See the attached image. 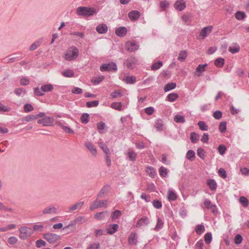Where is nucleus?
I'll return each mask as SVG.
<instances>
[{"instance_id": "obj_36", "label": "nucleus", "mask_w": 249, "mask_h": 249, "mask_svg": "<svg viewBox=\"0 0 249 249\" xmlns=\"http://www.w3.org/2000/svg\"><path fill=\"white\" fill-rule=\"evenodd\" d=\"M187 57V52L185 51H181L179 53L178 59L180 61H184Z\"/></svg>"}, {"instance_id": "obj_46", "label": "nucleus", "mask_w": 249, "mask_h": 249, "mask_svg": "<svg viewBox=\"0 0 249 249\" xmlns=\"http://www.w3.org/2000/svg\"><path fill=\"white\" fill-rule=\"evenodd\" d=\"M198 125L199 128L203 131L207 130L208 129V125L205 124L204 121H199L198 123Z\"/></svg>"}, {"instance_id": "obj_13", "label": "nucleus", "mask_w": 249, "mask_h": 249, "mask_svg": "<svg viewBox=\"0 0 249 249\" xmlns=\"http://www.w3.org/2000/svg\"><path fill=\"white\" fill-rule=\"evenodd\" d=\"M85 146L88 148V149L90 151L91 154L93 156H96L97 155V150L95 147V146L90 142H86L85 143Z\"/></svg>"}, {"instance_id": "obj_64", "label": "nucleus", "mask_w": 249, "mask_h": 249, "mask_svg": "<svg viewBox=\"0 0 249 249\" xmlns=\"http://www.w3.org/2000/svg\"><path fill=\"white\" fill-rule=\"evenodd\" d=\"M152 203L153 206L156 209H160L162 207V204L160 201L155 200Z\"/></svg>"}, {"instance_id": "obj_16", "label": "nucleus", "mask_w": 249, "mask_h": 249, "mask_svg": "<svg viewBox=\"0 0 249 249\" xmlns=\"http://www.w3.org/2000/svg\"><path fill=\"white\" fill-rule=\"evenodd\" d=\"M140 16V13L138 11L133 10L128 14V17L131 20L137 19Z\"/></svg>"}, {"instance_id": "obj_60", "label": "nucleus", "mask_w": 249, "mask_h": 249, "mask_svg": "<svg viewBox=\"0 0 249 249\" xmlns=\"http://www.w3.org/2000/svg\"><path fill=\"white\" fill-rule=\"evenodd\" d=\"M33 110L34 107L31 104H27L24 106V110L25 112H28Z\"/></svg>"}, {"instance_id": "obj_48", "label": "nucleus", "mask_w": 249, "mask_h": 249, "mask_svg": "<svg viewBox=\"0 0 249 249\" xmlns=\"http://www.w3.org/2000/svg\"><path fill=\"white\" fill-rule=\"evenodd\" d=\"M160 175L162 177H166L167 175V169L165 167L161 166L159 170Z\"/></svg>"}, {"instance_id": "obj_20", "label": "nucleus", "mask_w": 249, "mask_h": 249, "mask_svg": "<svg viewBox=\"0 0 249 249\" xmlns=\"http://www.w3.org/2000/svg\"><path fill=\"white\" fill-rule=\"evenodd\" d=\"M98 144L99 147L102 149L105 154H107V153L110 152L109 148L101 139H100L98 142Z\"/></svg>"}, {"instance_id": "obj_56", "label": "nucleus", "mask_w": 249, "mask_h": 249, "mask_svg": "<svg viewBox=\"0 0 249 249\" xmlns=\"http://www.w3.org/2000/svg\"><path fill=\"white\" fill-rule=\"evenodd\" d=\"M219 176L223 178H227L226 172L224 169L220 168L218 170Z\"/></svg>"}, {"instance_id": "obj_38", "label": "nucleus", "mask_w": 249, "mask_h": 249, "mask_svg": "<svg viewBox=\"0 0 249 249\" xmlns=\"http://www.w3.org/2000/svg\"><path fill=\"white\" fill-rule=\"evenodd\" d=\"M60 127L66 133L73 134V131L68 126H65L60 123H57Z\"/></svg>"}, {"instance_id": "obj_27", "label": "nucleus", "mask_w": 249, "mask_h": 249, "mask_svg": "<svg viewBox=\"0 0 249 249\" xmlns=\"http://www.w3.org/2000/svg\"><path fill=\"white\" fill-rule=\"evenodd\" d=\"M127 155L129 160L135 161L137 158V154L133 150L129 149L127 152Z\"/></svg>"}, {"instance_id": "obj_50", "label": "nucleus", "mask_w": 249, "mask_h": 249, "mask_svg": "<svg viewBox=\"0 0 249 249\" xmlns=\"http://www.w3.org/2000/svg\"><path fill=\"white\" fill-rule=\"evenodd\" d=\"M121 215V212L119 210H116L114 211L111 215V217L112 220L116 219L118 218H119Z\"/></svg>"}, {"instance_id": "obj_9", "label": "nucleus", "mask_w": 249, "mask_h": 249, "mask_svg": "<svg viewBox=\"0 0 249 249\" xmlns=\"http://www.w3.org/2000/svg\"><path fill=\"white\" fill-rule=\"evenodd\" d=\"M44 116V113L40 112L36 115H30L27 116L23 119V121L27 122H31V121H33L37 119L38 118H39V117H42Z\"/></svg>"}, {"instance_id": "obj_43", "label": "nucleus", "mask_w": 249, "mask_h": 249, "mask_svg": "<svg viewBox=\"0 0 249 249\" xmlns=\"http://www.w3.org/2000/svg\"><path fill=\"white\" fill-rule=\"evenodd\" d=\"M62 74L66 77H71L73 76V72L71 70H66L62 72Z\"/></svg>"}, {"instance_id": "obj_34", "label": "nucleus", "mask_w": 249, "mask_h": 249, "mask_svg": "<svg viewBox=\"0 0 249 249\" xmlns=\"http://www.w3.org/2000/svg\"><path fill=\"white\" fill-rule=\"evenodd\" d=\"M111 107L120 111L122 110V104L121 102H114L111 105Z\"/></svg>"}, {"instance_id": "obj_32", "label": "nucleus", "mask_w": 249, "mask_h": 249, "mask_svg": "<svg viewBox=\"0 0 249 249\" xmlns=\"http://www.w3.org/2000/svg\"><path fill=\"white\" fill-rule=\"evenodd\" d=\"M146 172L152 178H154L156 175L155 170L151 167H147L146 169Z\"/></svg>"}, {"instance_id": "obj_11", "label": "nucleus", "mask_w": 249, "mask_h": 249, "mask_svg": "<svg viewBox=\"0 0 249 249\" xmlns=\"http://www.w3.org/2000/svg\"><path fill=\"white\" fill-rule=\"evenodd\" d=\"M58 213V209L53 206H50L46 207L42 211L43 214H56Z\"/></svg>"}, {"instance_id": "obj_24", "label": "nucleus", "mask_w": 249, "mask_h": 249, "mask_svg": "<svg viewBox=\"0 0 249 249\" xmlns=\"http://www.w3.org/2000/svg\"><path fill=\"white\" fill-rule=\"evenodd\" d=\"M155 127L158 131H161L163 128V123L162 120H157L155 124Z\"/></svg>"}, {"instance_id": "obj_57", "label": "nucleus", "mask_w": 249, "mask_h": 249, "mask_svg": "<svg viewBox=\"0 0 249 249\" xmlns=\"http://www.w3.org/2000/svg\"><path fill=\"white\" fill-rule=\"evenodd\" d=\"M87 106L88 107H97L99 104V101H93L91 102H88L87 103Z\"/></svg>"}, {"instance_id": "obj_8", "label": "nucleus", "mask_w": 249, "mask_h": 249, "mask_svg": "<svg viewBox=\"0 0 249 249\" xmlns=\"http://www.w3.org/2000/svg\"><path fill=\"white\" fill-rule=\"evenodd\" d=\"M213 29V26H208L202 29L200 32L199 36L201 39H204L208 36L212 32Z\"/></svg>"}, {"instance_id": "obj_30", "label": "nucleus", "mask_w": 249, "mask_h": 249, "mask_svg": "<svg viewBox=\"0 0 249 249\" xmlns=\"http://www.w3.org/2000/svg\"><path fill=\"white\" fill-rule=\"evenodd\" d=\"M186 158L190 161H193L195 158V153L192 150H189L186 154Z\"/></svg>"}, {"instance_id": "obj_59", "label": "nucleus", "mask_w": 249, "mask_h": 249, "mask_svg": "<svg viewBox=\"0 0 249 249\" xmlns=\"http://www.w3.org/2000/svg\"><path fill=\"white\" fill-rule=\"evenodd\" d=\"M239 201L244 207H247L248 205V200L245 196H241Z\"/></svg>"}, {"instance_id": "obj_47", "label": "nucleus", "mask_w": 249, "mask_h": 249, "mask_svg": "<svg viewBox=\"0 0 249 249\" xmlns=\"http://www.w3.org/2000/svg\"><path fill=\"white\" fill-rule=\"evenodd\" d=\"M204 239L206 243L210 244L212 240V235L210 232L207 233L205 234Z\"/></svg>"}, {"instance_id": "obj_23", "label": "nucleus", "mask_w": 249, "mask_h": 249, "mask_svg": "<svg viewBox=\"0 0 249 249\" xmlns=\"http://www.w3.org/2000/svg\"><path fill=\"white\" fill-rule=\"evenodd\" d=\"M137 236L136 233H132L128 238V243L131 245H135L137 243Z\"/></svg>"}, {"instance_id": "obj_37", "label": "nucleus", "mask_w": 249, "mask_h": 249, "mask_svg": "<svg viewBox=\"0 0 249 249\" xmlns=\"http://www.w3.org/2000/svg\"><path fill=\"white\" fill-rule=\"evenodd\" d=\"M174 120L177 123H183L185 122L184 117L180 115H176L174 118Z\"/></svg>"}, {"instance_id": "obj_58", "label": "nucleus", "mask_w": 249, "mask_h": 249, "mask_svg": "<svg viewBox=\"0 0 249 249\" xmlns=\"http://www.w3.org/2000/svg\"><path fill=\"white\" fill-rule=\"evenodd\" d=\"M235 18L238 20L243 19L245 18V14L243 12H237L235 14Z\"/></svg>"}, {"instance_id": "obj_54", "label": "nucleus", "mask_w": 249, "mask_h": 249, "mask_svg": "<svg viewBox=\"0 0 249 249\" xmlns=\"http://www.w3.org/2000/svg\"><path fill=\"white\" fill-rule=\"evenodd\" d=\"M97 129L100 133H103V130L105 127V124L103 122H99L97 124Z\"/></svg>"}, {"instance_id": "obj_18", "label": "nucleus", "mask_w": 249, "mask_h": 249, "mask_svg": "<svg viewBox=\"0 0 249 249\" xmlns=\"http://www.w3.org/2000/svg\"><path fill=\"white\" fill-rule=\"evenodd\" d=\"M96 30L99 34H104L107 32V27L106 24L102 23L98 25Z\"/></svg>"}, {"instance_id": "obj_14", "label": "nucleus", "mask_w": 249, "mask_h": 249, "mask_svg": "<svg viewBox=\"0 0 249 249\" xmlns=\"http://www.w3.org/2000/svg\"><path fill=\"white\" fill-rule=\"evenodd\" d=\"M127 49L130 52H133L138 49L139 46L134 42L128 41L126 44Z\"/></svg>"}, {"instance_id": "obj_29", "label": "nucleus", "mask_w": 249, "mask_h": 249, "mask_svg": "<svg viewBox=\"0 0 249 249\" xmlns=\"http://www.w3.org/2000/svg\"><path fill=\"white\" fill-rule=\"evenodd\" d=\"M225 63V60L223 58H218L214 61V65L219 68H221L223 66Z\"/></svg>"}, {"instance_id": "obj_42", "label": "nucleus", "mask_w": 249, "mask_h": 249, "mask_svg": "<svg viewBox=\"0 0 249 249\" xmlns=\"http://www.w3.org/2000/svg\"><path fill=\"white\" fill-rule=\"evenodd\" d=\"M195 230L197 234H201L205 231V227L202 225H198L196 226Z\"/></svg>"}, {"instance_id": "obj_5", "label": "nucleus", "mask_w": 249, "mask_h": 249, "mask_svg": "<svg viewBox=\"0 0 249 249\" xmlns=\"http://www.w3.org/2000/svg\"><path fill=\"white\" fill-rule=\"evenodd\" d=\"M41 119L37 121V123L42 124L43 126L52 125L54 122V119L53 117L47 116L44 113V116L40 117Z\"/></svg>"}, {"instance_id": "obj_12", "label": "nucleus", "mask_w": 249, "mask_h": 249, "mask_svg": "<svg viewBox=\"0 0 249 249\" xmlns=\"http://www.w3.org/2000/svg\"><path fill=\"white\" fill-rule=\"evenodd\" d=\"M149 222V219L146 216H143L138 220L136 224V227L141 228L148 224Z\"/></svg>"}, {"instance_id": "obj_55", "label": "nucleus", "mask_w": 249, "mask_h": 249, "mask_svg": "<svg viewBox=\"0 0 249 249\" xmlns=\"http://www.w3.org/2000/svg\"><path fill=\"white\" fill-rule=\"evenodd\" d=\"M105 78L104 76H99L98 77H95L92 80V82L95 84H99L100 82H101Z\"/></svg>"}, {"instance_id": "obj_40", "label": "nucleus", "mask_w": 249, "mask_h": 249, "mask_svg": "<svg viewBox=\"0 0 249 249\" xmlns=\"http://www.w3.org/2000/svg\"><path fill=\"white\" fill-rule=\"evenodd\" d=\"M176 87V84L175 83H170L166 84L164 87V91H168L170 90L174 89Z\"/></svg>"}, {"instance_id": "obj_1", "label": "nucleus", "mask_w": 249, "mask_h": 249, "mask_svg": "<svg viewBox=\"0 0 249 249\" xmlns=\"http://www.w3.org/2000/svg\"><path fill=\"white\" fill-rule=\"evenodd\" d=\"M79 55L78 48L74 46L69 47L64 53L63 57L65 60L71 61L75 60Z\"/></svg>"}, {"instance_id": "obj_49", "label": "nucleus", "mask_w": 249, "mask_h": 249, "mask_svg": "<svg viewBox=\"0 0 249 249\" xmlns=\"http://www.w3.org/2000/svg\"><path fill=\"white\" fill-rule=\"evenodd\" d=\"M178 97V95L176 93H172L168 95L167 99L170 102L174 101Z\"/></svg>"}, {"instance_id": "obj_53", "label": "nucleus", "mask_w": 249, "mask_h": 249, "mask_svg": "<svg viewBox=\"0 0 249 249\" xmlns=\"http://www.w3.org/2000/svg\"><path fill=\"white\" fill-rule=\"evenodd\" d=\"M162 66V63L161 61H159L158 62L155 63L153 64L151 67L152 70H157L160 68Z\"/></svg>"}, {"instance_id": "obj_22", "label": "nucleus", "mask_w": 249, "mask_h": 249, "mask_svg": "<svg viewBox=\"0 0 249 249\" xmlns=\"http://www.w3.org/2000/svg\"><path fill=\"white\" fill-rule=\"evenodd\" d=\"M167 197L169 201H174L177 199V196L173 190H169L167 192Z\"/></svg>"}, {"instance_id": "obj_63", "label": "nucleus", "mask_w": 249, "mask_h": 249, "mask_svg": "<svg viewBox=\"0 0 249 249\" xmlns=\"http://www.w3.org/2000/svg\"><path fill=\"white\" fill-rule=\"evenodd\" d=\"M226 150V148L225 146L223 144L220 145L218 147V151L221 155H223L225 153Z\"/></svg>"}, {"instance_id": "obj_41", "label": "nucleus", "mask_w": 249, "mask_h": 249, "mask_svg": "<svg viewBox=\"0 0 249 249\" xmlns=\"http://www.w3.org/2000/svg\"><path fill=\"white\" fill-rule=\"evenodd\" d=\"M207 64L199 65L196 69V71L198 73V76H200L201 73L205 71V68L207 67Z\"/></svg>"}, {"instance_id": "obj_4", "label": "nucleus", "mask_w": 249, "mask_h": 249, "mask_svg": "<svg viewBox=\"0 0 249 249\" xmlns=\"http://www.w3.org/2000/svg\"><path fill=\"white\" fill-rule=\"evenodd\" d=\"M43 237L50 243L53 244L60 239V236L56 234L47 233L43 235Z\"/></svg>"}, {"instance_id": "obj_45", "label": "nucleus", "mask_w": 249, "mask_h": 249, "mask_svg": "<svg viewBox=\"0 0 249 249\" xmlns=\"http://www.w3.org/2000/svg\"><path fill=\"white\" fill-rule=\"evenodd\" d=\"M197 155L201 159H204L206 157V153L202 148H198L197 150Z\"/></svg>"}, {"instance_id": "obj_17", "label": "nucleus", "mask_w": 249, "mask_h": 249, "mask_svg": "<svg viewBox=\"0 0 249 249\" xmlns=\"http://www.w3.org/2000/svg\"><path fill=\"white\" fill-rule=\"evenodd\" d=\"M136 60L134 57L128 58L125 62V65L129 68H133L136 65Z\"/></svg>"}, {"instance_id": "obj_15", "label": "nucleus", "mask_w": 249, "mask_h": 249, "mask_svg": "<svg viewBox=\"0 0 249 249\" xmlns=\"http://www.w3.org/2000/svg\"><path fill=\"white\" fill-rule=\"evenodd\" d=\"M118 228L119 226L117 224L110 225L107 229V232L109 234H112L118 231Z\"/></svg>"}, {"instance_id": "obj_2", "label": "nucleus", "mask_w": 249, "mask_h": 249, "mask_svg": "<svg viewBox=\"0 0 249 249\" xmlns=\"http://www.w3.org/2000/svg\"><path fill=\"white\" fill-rule=\"evenodd\" d=\"M76 13L79 16L90 17L95 14L96 11L93 8L81 6L77 8Z\"/></svg>"}, {"instance_id": "obj_44", "label": "nucleus", "mask_w": 249, "mask_h": 249, "mask_svg": "<svg viewBox=\"0 0 249 249\" xmlns=\"http://www.w3.org/2000/svg\"><path fill=\"white\" fill-rule=\"evenodd\" d=\"M199 136L195 132H192L191 133L190 139L193 143H196L198 140Z\"/></svg>"}, {"instance_id": "obj_62", "label": "nucleus", "mask_w": 249, "mask_h": 249, "mask_svg": "<svg viewBox=\"0 0 249 249\" xmlns=\"http://www.w3.org/2000/svg\"><path fill=\"white\" fill-rule=\"evenodd\" d=\"M219 129L222 133L225 132L226 130V123L224 122L220 123Z\"/></svg>"}, {"instance_id": "obj_51", "label": "nucleus", "mask_w": 249, "mask_h": 249, "mask_svg": "<svg viewBox=\"0 0 249 249\" xmlns=\"http://www.w3.org/2000/svg\"><path fill=\"white\" fill-rule=\"evenodd\" d=\"M163 223L162 220L160 218H158L156 226L155 228V230L159 231L163 227Z\"/></svg>"}, {"instance_id": "obj_39", "label": "nucleus", "mask_w": 249, "mask_h": 249, "mask_svg": "<svg viewBox=\"0 0 249 249\" xmlns=\"http://www.w3.org/2000/svg\"><path fill=\"white\" fill-rule=\"evenodd\" d=\"M124 81L127 84H134L136 81V78L134 76H127L124 79Z\"/></svg>"}, {"instance_id": "obj_61", "label": "nucleus", "mask_w": 249, "mask_h": 249, "mask_svg": "<svg viewBox=\"0 0 249 249\" xmlns=\"http://www.w3.org/2000/svg\"><path fill=\"white\" fill-rule=\"evenodd\" d=\"M122 96L121 92L120 90H116L113 92H112L110 94V97L112 98H115L118 97H121Z\"/></svg>"}, {"instance_id": "obj_25", "label": "nucleus", "mask_w": 249, "mask_h": 249, "mask_svg": "<svg viewBox=\"0 0 249 249\" xmlns=\"http://www.w3.org/2000/svg\"><path fill=\"white\" fill-rule=\"evenodd\" d=\"M207 185L211 190H214L216 189L217 184L214 179H208L207 180Z\"/></svg>"}, {"instance_id": "obj_52", "label": "nucleus", "mask_w": 249, "mask_h": 249, "mask_svg": "<svg viewBox=\"0 0 249 249\" xmlns=\"http://www.w3.org/2000/svg\"><path fill=\"white\" fill-rule=\"evenodd\" d=\"M160 8L163 10H165L169 6V3L166 0L161 1L160 3Z\"/></svg>"}, {"instance_id": "obj_35", "label": "nucleus", "mask_w": 249, "mask_h": 249, "mask_svg": "<svg viewBox=\"0 0 249 249\" xmlns=\"http://www.w3.org/2000/svg\"><path fill=\"white\" fill-rule=\"evenodd\" d=\"M14 93L18 96H23L26 93V91L23 88L16 89Z\"/></svg>"}, {"instance_id": "obj_7", "label": "nucleus", "mask_w": 249, "mask_h": 249, "mask_svg": "<svg viewBox=\"0 0 249 249\" xmlns=\"http://www.w3.org/2000/svg\"><path fill=\"white\" fill-rule=\"evenodd\" d=\"M101 71H116L117 69V65L114 63L105 64L100 67Z\"/></svg>"}, {"instance_id": "obj_26", "label": "nucleus", "mask_w": 249, "mask_h": 249, "mask_svg": "<svg viewBox=\"0 0 249 249\" xmlns=\"http://www.w3.org/2000/svg\"><path fill=\"white\" fill-rule=\"evenodd\" d=\"M53 87L51 84H46L41 87V90L44 92L53 90Z\"/></svg>"}, {"instance_id": "obj_10", "label": "nucleus", "mask_w": 249, "mask_h": 249, "mask_svg": "<svg viewBox=\"0 0 249 249\" xmlns=\"http://www.w3.org/2000/svg\"><path fill=\"white\" fill-rule=\"evenodd\" d=\"M174 6L177 10L181 11L185 8L186 2L183 0H178L174 3Z\"/></svg>"}, {"instance_id": "obj_6", "label": "nucleus", "mask_w": 249, "mask_h": 249, "mask_svg": "<svg viewBox=\"0 0 249 249\" xmlns=\"http://www.w3.org/2000/svg\"><path fill=\"white\" fill-rule=\"evenodd\" d=\"M108 202L107 200L100 201L96 200L94 201L90 206V210H93L99 207H107Z\"/></svg>"}, {"instance_id": "obj_21", "label": "nucleus", "mask_w": 249, "mask_h": 249, "mask_svg": "<svg viewBox=\"0 0 249 249\" xmlns=\"http://www.w3.org/2000/svg\"><path fill=\"white\" fill-rule=\"evenodd\" d=\"M108 216V214L107 212L105 211V212L96 213L94 215V217L96 219L100 220L104 219L106 216Z\"/></svg>"}, {"instance_id": "obj_28", "label": "nucleus", "mask_w": 249, "mask_h": 249, "mask_svg": "<svg viewBox=\"0 0 249 249\" xmlns=\"http://www.w3.org/2000/svg\"><path fill=\"white\" fill-rule=\"evenodd\" d=\"M240 47L237 44H234L229 48V51L232 53H235L239 51Z\"/></svg>"}, {"instance_id": "obj_31", "label": "nucleus", "mask_w": 249, "mask_h": 249, "mask_svg": "<svg viewBox=\"0 0 249 249\" xmlns=\"http://www.w3.org/2000/svg\"><path fill=\"white\" fill-rule=\"evenodd\" d=\"M16 225L11 224L3 227H0V231H6L16 228Z\"/></svg>"}, {"instance_id": "obj_3", "label": "nucleus", "mask_w": 249, "mask_h": 249, "mask_svg": "<svg viewBox=\"0 0 249 249\" xmlns=\"http://www.w3.org/2000/svg\"><path fill=\"white\" fill-rule=\"evenodd\" d=\"M19 237L22 239H27L33 233V231L31 228L22 227L19 229Z\"/></svg>"}, {"instance_id": "obj_19", "label": "nucleus", "mask_w": 249, "mask_h": 249, "mask_svg": "<svg viewBox=\"0 0 249 249\" xmlns=\"http://www.w3.org/2000/svg\"><path fill=\"white\" fill-rule=\"evenodd\" d=\"M127 33V29L124 27H121L115 31V34L119 36L122 37L124 36Z\"/></svg>"}, {"instance_id": "obj_33", "label": "nucleus", "mask_w": 249, "mask_h": 249, "mask_svg": "<svg viewBox=\"0 0 249 249\" xmlns=\"http://www.w3.org/2000/svg\"><path fill=\"white\" fill-rule=\"evenodd\" d=\"M83 205V202H80L77 203L73 204L72 206L70 207L69 208V210L70 211H73L76 210L79 208H80Z\"/></svg>"}]
</instances>
